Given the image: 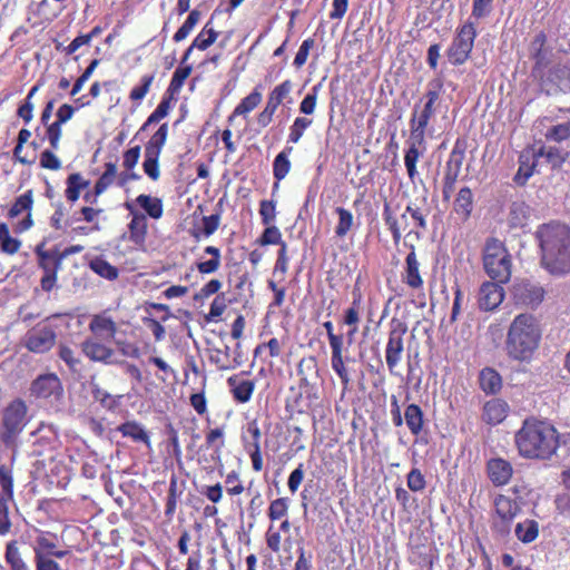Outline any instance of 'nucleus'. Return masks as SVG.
<instances>
[{"label": "nucleus", "instance_id": "nucleus-1", "mask_svg": "<svg viewBox=\"0 0 570 570\" xmlns=\"http://www.w3.org/2000/svg\"><path fill=\"white\" fill-rule=\"evenodd\" d=\"M534 238L544 269L553 275L570 273V226L558 220L541 224Z\"/></svg>", "mask_w": 570, "mask_h": 570}, {"label": "nucleus", "instance_id": "nucleus-2", "mask_svg": "<svg viewBox=\"0 0 570 570\" xmlns=\"http://www.w3.org/2000/svg\"><path fill=\"white\" fill-rule=\"evenodd\" d=\"M559 432L547 421L528 417L514 434V444L523 459L549 460L559 448Z\"/></svg>", "mask_w": 570, "mask_h": 570}, {"label": "nucleus", "instance_id": "nucleus-3", "mask_svg": "<svg viewBox=\"0 0 570 570\" xmlns=\"http://www.w3.org/2000/svg\"><path fill=\"white\" fill-rule=\"evenodd\" d=\"M541 340V328L532 314H519L512 321L507 345L510 356L532 354Z\"/></svg>", "mask_w": 570, "mask_h": 570}, {"label": "nucleus", "instance_id": "nucleus-4", "mask_svg": "<svg viewBox=\"0 0 570 570\" xmlns=\"http://www.w3.org/2000/svg\"><path fill=\"white\" fill-rule=\"evenodd\" d=\"M89 331L94 337L83 341L81 344L85 356H111L114 351L109 345L115 341L116 322L107 312L95 314L89 323Z\"/></svg>", "mask_w": 570, "mask_h": 570}, {"label": "nucleus", "instance_id": "nucleus-5", "mask_svg": "<svg viewBox=\"0 0 570 570\" xmlns=\"http://www.w3.org/2000/svg\"><path fill=\"white\" fill-rule=\"evenodd\" d=\"M482 266L490 279L508 283L512 275V257L505 244L497 237L487 238L482 249Z\"/></svg>", "mask_w": 570, "mask_h": 570}, {"label": "nucleus", "instance_id": "nucleus-6", "mask_svg": "<svg viewBox=\"0 0 570 570\" xmlns=\"http://www.w3.org/2000/svg\"><path fill=\"white\" fill-rule=\"evenodd\" d=\"M471 19L470 17L456 28L453 40L446 50L448 59L453 66H461L470 59L478 36L476 21Z\"/></svg>", "mask_w": 570, "mask_h": 570}, {"label": "nucleus", "instance_id": "nucleus-7", "mask_svg": "<svg viewBox=\"0 0 570 570\" xmlns=\"http://www.w3.org/2000/svg\"><path fill=\"white\" fill-rule=\"evenodd\" d=\"M541 91L548 96L570 91V67L564 63L544 65L539 73H531Z\"/></svg>", "mask_w": 570, "mask_h": 570}, {"label": "nucleus", "instance_id": "nucleus-8", "mask_svg": "<svg viewBox=\"0 0 570 570\" xmlns=\"http://www.w3.org/2000/svg\"><path fill=\"white\" fill-rule=\"evenodd\" d=\"M28 423L27 405L22 400L12 401L3 411L1 440L7 445H13L19 434Z\"/></svg>", "mask_w": 570, "mask_h": 570}, {"label": "nucleus", "instance_id": "nucleus-9", "mask_svg": "<svg viewBox=\"0 0 570 570\" xmlns=\"http://www.w3.org/2000/svg\"><path fill=\"white\" fill-rule=\"evenodd\" d=\"M16 454L11 456L10 464L0 463V535H7L11 530L9 503L14 499V483L12 465Z\"/></svg>", "mask_w": 570, "mask_h": 570}, {"label": "nucleus", "instance_id": "nucleus-10", "mask_svg": "<svg viewBox=\"0 0 570 570\" xmlns=\"http://www.w3.org/2000/svg\"><path fill=\"white\" fill-rule=\"evenodd\" d=\"M466 140L458 138L445 163L444 175L442 179L443 202H450L455 189V184L461 174L463 160L465 157Z\"/></svg>", "mask_w": 570, "mask_h": 570}, {"label": "nucleus", "instance_id": "nucleus-11", "mask_svg": "<svg viewBox=\"0 0 570 570\" xmlns=\"http://www.w3.org/2000/svg\"><path fill=\"white\" fill-rule=\"evenodd\" d=\"M37 399L45 400L55 410H60L63 404V387L56 374L38 376L30 387Z\"/></svg>", "mask_w": 570, "mask_h": 570}, {"label": "nucleus", "instance_id": "nucleus-12", "mask_svg": "<svg viewBox=\"0 0 570 570\" xmlns=\"http://www.w3.org/2000/svg\"><path fill=\"white\" fill-rule=\"evenodd\" d=\"M36 255L38 257V264L43 271V276L40 279L41 288L46 292H50L56 285L57 273L62 264L59 249L52 248L46 250L41 246H37Z\"/></svg>", "mask_w": 570, "mask_h": 570}, {"label": "nucleus", "instance_id": "nucleus-13", "mask_svg": "<svg viewBox=\"0 0 570 570\" xmlns=\"http://www.w3.org/2000/svg\"><path fill=\"white\" fill-rule=\"evenodd\" d=\"M511 296L515 306L537 308L543 302L546 291L539 284L520 281L513 285Z\"/></svg>", "mask_w": 570, "mask_h": 570}, {"label": "nucleus", "instance_id": "nucleus-14", "mask_svg": "<svg viewBox=\"0 0 570 570\" xmlns=\"http://www.w3.org/2000/svg\"><path fill=\"white\" fill-rule=\"evenodd\" d=\"M410 253L404 259L401 272L402 283L413 293H421L424 289V278L421 272V263L419 261L415 246L409 245Z\"/></svg>", "mask_w": 570, "mask_h": 570}, {"label": "nucleus", "instance_id": "nucleus-15", "mask_svg": "<svg viewBox=\"0 0 570 570\" xmlns=\"http://www.w3.org/2000/svg\"><path fill=\"white\" fill-rule=\"evenodd\" d=\"M56 338V332L51 326H38L26 334L24 344L30 352L43 354L55 346Z\"/></svg>", "mask_w": 570, "mask_h": 570}, {"label": "nucleus", "instance_id": "nucleus-16", "mask_svg": "<svg viewBox=\"0 0 570 570\" xmlns=\"http://www.w3.org/2000/svg\"><path fill=\"white\" fill-rule=\"evenodd\" d=\"M503 284L492 279L481 284L478 292V305L481 311L491 312L502 304L505 296Z\"/></svg>", "mask_w": 570, "mask_h": 570}, {"label": "nucleus", "instance_id": "nucleus-17", "mask_svg": "<svg viewBox=\"0 0 570 570\" xmlns=\"http://www.w3.org/2000/svg\"><path fill=\"white\" fill-rule=\"evenodd\" d=\"M406 145L407 148L404 154V165L410 180L414 181L419 175L416 169L417 160L426 151L425 137L410 132Z\"/></svg>", "mask_w": 570, "mask_h": 570}, {"label": "nucleus", "instance_id": "nucleus-18", "mask_svg": "<svg viewBox=\"0 0 570 570\" xmlns=\"http://www.w3.org/2000/svg\"><path fill=\"white\" fill-rule=\"evenodd\" d=\"M125 207L131 214L128 224V239L138 247H142L148 233V223L146 215L137 212L131 203H126Z\"/></svg>", "mask_w": 570, "mask_h": 570}, {"label": "nucleus", "instance_id": "nucleus-19", "mask_svg": "<svg viewBox=\"0 0 570 570\" xmlns=\"http://www.w3.org/2000/svg\"><path fill=\"white\" fill-rule=\"evenodd\" d=\"M435 111L436 108L434 106L424 104L423 99H420V101L414 105L412 111L410 119V132L425 137L429 122Z\"/></svg>", "mask_w": 570, "mask_h": 570}, {"label": "nucleus", "instance_id": "nucleus-20", "mask_svg": "<svg viewBox=\"0 0 570 570\" xmlns=\"http://www.w3.org/2000/svg\"><path fill=\"white\" fill-rule=\"evenodd\" d=\"M569 157V153L558 146L539 142L533 148V158L537 163L544 159V163L551 168H560Z\"/></svg>", "mask_w": 570, "mask_h": 570}, {"label": "nucleus", "instance_id": "nucleus-21", "mask_svg": "<svg viewBox=\"0 0 570 570\" xmlns=\"http://www.w3.org/2000/svg\"><path fill=\"white\" fill-rule=\"evenodd\" d=\"M352 296L353 299L351 306L344 311L342 320V323L348 326L347 337L350 340H352L354 335L358 332V324L361 321L360 312L362 308L363 295L361 288L357 285L354 286Z\"/></svg>", "mask_w": 570, "mask_h": 570}, {"label": "nucleus", "instance_id": "nucleus-22", "mask_svg": "<svg viewBox=\"0 0 570 570\" xmlns=\"http://www.w3.org/2000/svg\"><path fill=\"white\" fill-rule=\"evenodd\" d=\"M487 472L490 481L495 487L509 483L513 475L512 464L502 458H492L487 462Z\"/></svg>", "mask_w": 570, "mask_h": 570}, {"label": "nucleus", "instance_id": "nucleus-23", "mask_svg": "<svg viewBox=\"0 0 570 570\" xmlns=\"http://www.w3.org/2000/svg\"><path fill=\"white\" fill-rule=\"evenodd\" d=\"M35 559L42 558H65L69 551L68 550H58L56 543V537L49 534H40L35 540L33 546Z\"/></svg>", "mask_w": 570, "mask_h": 570}, {"label": "nucleus", "instance_id": "nucleus-24", "mask_svg": "<svg viewBox=\"0 0 570 570\" xmlns=\"http://www.w3.org/2000/svg\"><path fill=\"white\" fill-rule=\"evenodd\" d=\"M547 35L544 31H539L530 43V57L533 60L531 73H539L544 65L550 61L547 57Z\"/></svg>", "mask_w": 570, "mask_h": 570}, {"label": "nucleus", "instance_id": "nucleus-25", "mask_svg": "<svg viewBox=\"0 0 570 570\" xmlns=\"http://www.w3.org/2000/svg\"><path fill=\"white\" fill-rule=\"evenodd\" d=\"M407 215L402 213L400 218H397L392 210V207L389 203H384L383 206V219L387 229L391 232L393 243L397 245L402 238V230H405L409 226Z\"/></svg>", "mask_w": 570, "mask_h": 570}, {"label": "nucleus", "instance_id": "nucleus-26", "mask_svg": "<svg viewBox=\"0 0 570 570\" xmlns=\"http://www.w3.org/2000/svg\"><path fill=\"white\" fill-rule=\"evenodd\" d=\"M510 406L502 399H492L483 405L482 419L490 425H498L504 421Z\"/></svg>", "mask_w": 570, "mask_h": 570}, {"label": "nucleus", "instance_id": "nucleus-27", "mask_svg": "<svg viewBox=\"0 0 570 570\" xmlns=\"http://www.w3.org/2000/svg\"><path fill=\"white\" fill-rule=\"evenodd\" d=\"M406 333L407 327L404 323L392 321L385 356H397L403 351V341Z\"/></svg>", "mask_w": 570, "mask_h": 570}, {"label": "nucleus", "instance_id": "nucleus-28", "mask_svg": "<svg viewBox=\"0 0 570 570\" xmlns=\"http://www.w3.org/2000/svg\"><path fill=\"white\" fill-rule=\"evenodd\" d=\"M179 94L174 92L169 89H166L159 105L156 107V109L148 116L147 120L142 124L140 127L141 131H145L150 125L159 122L161 119H164L169 110L173 107V102L177 100V96Z\"/></svg>", "mask_w": 570, "mask_h": 570}, {"label": "nucleus", "instance_id": "nucleus-29", "mask_svg": "<svg viewBox=\"0 0 570 570\" xmlns=\"http://www.w3.org/2000/svg\"><path fill=\"white\" fill-rule=\"evenodd\" d=\"M179 94L174 92L169 89H166L159 105L156 107V109L148 116L147 120L142 124L140 127L141 131H145L150 125L159 122L161 119H164L169 110L173 107V102L177 100V96Z\"/></svg>", "mask_w": 570, "mask_h": 570}, {"label": "nucleus", "instance_id": "nucleus-30", "mask_svg": "<svg viewBox=\"0 0 570 570\" xmlns=\"http://www.w3.org/2000/svg\"><path fill=\"white\" fill-rule=\"evenodd\" d=\"M474 200L473 193L470 187L460 188L454 203L453 210L463 220L466 222L473 212Z\"/></svg>", "mask_w": 570, "mask_h": 570}, {"label": "nucleus", "instance_id": "nucleus-31", "mask_svg": "<svg viewBox=\"0 0 570 570\" xmlns=\"http://www.w3.org/2000/svg\"><path fill=\"white\" fill-rule=\"evenodd\" d=\"M531 208L524 202H513L510 206L508 223L511 228H523L528 225Z\"/></svg>", "mask_w": 570, "mask_h": 570}, {"label": "nucleus", "instance_id": "nucleus-32", "mask_svg": "<svg viewBox=\"0 0 570 570\" xmlns=\"http://www.w3.org/2000/svg\"><path fill=\"white\" fill-rule=\"evenodd\" d=\"M262 90L261 87L257 86L252 90V92H249L239 101V104L233 110L232 115L228 117V121L232 122L233 119L237 116H246L258 107V105L262 102Z\"/></svg>", "mask_w": 570, "mask_h": 570}, {"label": "nucleus", "instance_id": "nucleus-33", "mask_svg": "<svg viewBox=\"0 0 570 570\" xmlns=\"http://www.w3.org/2000/svg\"><path fill=\"white\" fill-rule=\"evenodd\" d=\"M90 181L85 179L80 173H72L66 179L65 197L66 199L75 204L79 198L83 189L89 186Z\"/></svg>", "mask_w": 570, "mask_h": 570}, {"label": "nucleus", "instance_id": "nucleus-34", "mask_svg": "<svg viewBox=\"0 0 570 570\" xmlns=\"http://www.w3.org/2000/svg\"><path fill=\"white\" fill-rule=\"evenodd\" d=\"M479 382L481 390L487 394H495L502 387L500 374L490 367H485L480 372Z\"/></svg>", "mask_w": 570, "mask_h": 570}, {"label": "nucleus", "instance_id": "nucleus-35", "mask_svg": "<svg viewBox=\"0 0 570 570\" xmlns=\"http://www.w3.org/2000/svg\"><path fill=\"white\" fill-rule=\"evenodd\" d=\"M497 518L513 520L520 512L519 503L509 497L499 495L494 501Z\"/></svg>", "mask_w": 570, "mask_h": 570}, {"label": "nucleus", "instance_id": "nucleus-36", "mask_svg": "<svg viewBox=\"0 0 570 570\" xmlns=\"http://www.w3.org/2000/svg\"><path fill=\"white\" fill-rule=\"evenodd\" d=\"M228 383L230 386L232 394L237 402L246 403L250 400L254 391V383L252 381L230 377L228 380Z\"/></svg>", "mask_w": 570, "mask_h": 570}, {"label": "nucleus", "instance_id": "nucleus-37", "mask_svg": "<svg viewBox=\"0 0 570 570\" xmlns=\"http://www.w3.org/2000/svg\"><path fill=\"white\" fill-rule=\"evenodd\" d=\"M122 436L129 438L135 442H142L150 445L149 434L141 424L136 421H128L117 428Z\"/></svg>", "mask_w": 570, "mask_h": 570}, {"label": "nucleus", "instance_id": "nucleus-38", "mask_svg": "<svg viewBox=\"0 0 570 570\" xmlns=\"http://www.w3.org/2000/svg\"><path fill=\"white\" fill-rule=\"evenodd\" d=\"M204 253L210 255L208 261L196 263V268L200 274H213L217 272L222 264V253L216 246L209 245L204 248Z\"/></svg>", "mask_w": 570, "mask_h": 570}, {"label": "nucleus", "instance_id": "nucleus-39", "mask_svg": "<svg viewBox=\"0 0 570 570\" xmlns=\"http://www.w3.org/2000/svg\"><path fill=\"white\" fill-rule=\"evenodd\" d=\"M292 147H286L279 154L276 155L273 161V175L276 179L274 184V188L278 187V183L283 180L291 170V161L288 159L289 154L292 153Z\"/></svg>", "mask_w": 570, "mask_h": 570}, {"label": "nucleus", "instance_id": "nucleus-40", "mask_svg": "<svg viewBox=\"0 0 570 570\" xmlns=\"http://www.w3.org/2000/svg\"><path fill=\"white\" fill-rule=\"evenodd\" d=\"M222 213L223 199H219V202L217 203L216 213L209 216H204L202 218V228L199 232L195 233L194 236L196 238H199L200 236L208 238L209 236H212L219 228Z\"/></svg>", "mask_w": 570, "mask_h": 570}, {"label": "nucleus", "instance_id": "nucleus-41", "mask_svg": "<svg viewBox=\"0 0 570 570\" xmlns=\"http://www.w3.org/2000/svg\"><path fill=\"white\" fill-rule=\"evenodd\" d=\"M514 534L522 543H531L539 535V523L532 519L518 522L514 528Z\"/></svg>", "mask_w": 570, "mask_h": 570}, {"label": "nucleus", "instance_id": "nucleus-42", "mask_svg": "<svg viewBox=\"0 0 570 570\" xmlns=\"http://www.w3.org/2000/svg\"><path fill=\"white\" fill-rule=\"evenodd\" d=\"M404 421L413 435H419L423 430L424 416L421 407L409 404L404 411Z\"/></svg>", "mask_w": 570, "mask_h": 570}, {"label": "nucleus", "instance_id": "nucleus-43", "mask_svg": "<svg viewBox=\"0 0 570 570\" xmlns=\"http://www.w3.org/2000/svg\"><path fill=\"white\" fill-rule=\"evenodd\" d=\"M218 31L213 27L212 19L203 27L202 31L191 42V48L205 51L214 45L218 38Z\"/></svg>", "mask_w": 570, "mask_h": 570}, {"label": "nucleus", "instance_id": "nucleus-44", "mask_svg": "<svg viewBox=\"0 0 570 570\" xmlns=\"http://www.w3.org/2000/svg\"><path fill=\"white\" fill-rule=\"evenodd\" d=\"M21 240L12 237L7 223H0V250L7 255L13 256L21 248Z\"/></svg>", "mask_w": 570, "mask_h": 570}, {"label": "nucleus", "instance_id": "nucleus-45", "mask_svg": "<svg viewBox=\"0 0 570 570\" xmlns=\"http://www.w3.org/2000/svg\"><path fill=\"white\" fill-rule=\"evenodd\" d=\"M136 203L154 219H159L163 216L164 207L163 202L158 197L141 194L137 196Z\"/></svg>", "mask_w": 570, "mask_h": 570}, {"label": "nucleus", "instance_id": "nucleus-46", "mask_svg": "<svg viewBox=\"0 0 570 570\" xmlns=\"http://www.w3.org/2000/svg\"><path fill=\"white\" fill-rule=\"evenodd\" d=\"M33 203V190L28 189L27 191H24L23 194L16 198V200L13 202L12 206L8 212V217L12 219L18 217L22 213H30L32 210Z\"/></svg>", "mask_w": 570, "mask_h": 570}, {"label": "nucleus", "instance_id": "nucleus-47", "mask_svg": "<svg viewBox=\"0 0 570 570\" xmlns=\"http://www.w3.org/2000/svg\"><path fill=\"white\" fill-rule=\"evenodd\" d=\"M90 269L102 278L115 281L119 276V271L102 257H95L89 263Z\"/></svg>", "mask_w": 570, "mask_h": 570}, {"label": "nucleus", "instance_id": "nucleus-48", "mask_svg": "<svg viewBox=\"0 0 570 570\" xmlns=\"http://www.w3.org/2000/svg\"><path fill=\"white\" fill-rule=\"evenodd\" d=\"M335 213L338 216V222L334 230L335 236L337 238H344L354 226L353 213L344 207H336Z\"/></svg>", "mask_w": 570, "mask_h": 570}, {"label": "nucleus", "instance_id": "nucleus-49", "mask_svg": "<svg viewBox=\"0 0 570 570\" xmlns=\"http://www.w3.org/2000/svg\"><path fill=\"white\" fill-rule=\"evenodd\" d=\"M4 558L6 562L10 566V570H30L22 559L16 541L7 543Z\"/></svg>", "mask_w": 570, "mask_h": 570}, {"label": "nucleus", "instance_id": "nucleus-50", "mask_svg": "<svg viewBox=\"0 0 570 570\" xmlns=\"http://www.w3.org/2000/svg\"><path fill=\"white\" fill-rule=\"evenodd\" d=\"M200 17H202V12L199 10H197V9L190 10L187 19L178 28V30L174 33L173 40L175 42H180V41L185 40L190 35V32L193 31L195 26L199 22Z\"/></svg>", "mask_w": 570, "mask_h": 570}, {"label": "nucleus", "instance_id": "nucleus-51", "mask_svg": "<svg viewBox=\"0 0 570 570\" xmlns=\"http://www.w3.org/2000/svg\"><path fill=\"white\" fill-rule=\"evenodd\" d=\"M168 124H161L145 145V150L161 155V150L168 138Z\"/></svg>", "mask_w": 570, "mask_h": 570}, {"label": "nucleus", "instance_id": "nucleus-52", "mask_svg": "<svg viewBox=\"0 0 570 570\" xmlns=\"http://www.w3.org/2000/svg\"><path fill=\"white\" fill-rule=\"evenodd\" d=\"M193 71V66L191 65H180L178 66V68L174 71L173 76H171V79H170V82L167 87V89L174 92H177L179 94L186 79L190 76Z\"/></svg>", "mask_w": 570, "mask_h": 570}, {"label": "nucleus", "instance_id": "nucleus-53", "mask_svg": "<svg viewBox=\"0 0 570 570\" xmlns=\"http://www.w3.org/2000/svg\"><path fill=\"white\" fill-rule=\"evenodd\" d=\"M544 138L548 142H562L570 139V120L548 128L544 132Z\"/></svg>", "mask_w": 570, "mask_h": 570}, {"label": "nucleus", "instance_id": "nucleus-54", "mask_svg": "<svg viewBox=\"0 0 570 570\" xmlns=\"http://www.w3.org/2000/svg\"><path fill=\"white\" fill-rule=\"evenodd\" d=\"M145 159L142 163L144 173L154 181L160 177L159 154L145 150Z\"/></svg>", "mask_w": 570, "mask_h": 570}, {"label": "nucleus", "instance_id": "nucleus-55", "mask_svg": "<svg viewBox=\"0 0 570 570\" xmlns=\"http://www.w3.org/2000/svg\"><path fill=\"white\" fill-rule=\"evenodd\" d=\"M313 124V119L297 117L289 127L288 142L297 144L303 137L305 130Z\"/></svg>", "mask_w": 570, "mask_h": 570}, {"label": "nucleus", "instance_id": "nucleus-56", "mask_svg": "<svg viewBox=\"0 0 570 570\" xmlns=\"http://www.w3.org/2000/svg\"><path fill=\"white\" fill-rule=\"evenodd\" d=\"M154 80H155V73L144 75L140 78V85L139 86H135L130 90V92H129L130 100H132V101H140V100H142L146 97V95L149 92L150 87H151Z\"/></svg>", "mask_w": 570, "mask_h": 570}, {"label": "nucleus", "instance_id": "nucleus-57", "mask_svg": "<svg viewBox=\"0 0 570 570\" xmlns=\"http://www.w3.org/2000/svg\"><path fill=\"white\" fill-rule=\"evenodd\" d=\"M293 89V83L289 79L284 80L283 82L275 86L268 94V98L274 100L278 106H281L285 99L288 98L291 91Z\"/></svg>", "mask_w": 570, "mask_h": 570}, {"label": "nucleus", "instance_id": "nucleus-58", "mask_svg": "<svg viewBox=\"0 0 570 570\" xmlns=\"http://www.w3.org/2000/svg\"><path fill=\"white\" fill-rule=\"evenodd\" d=\"M257 243L262 246H267V245H281L282 246V243H284V242L282 240L281 230L276 226L271 224V225L266 226L265 230L263 232L261 237L257 239Z\"/></svg>", "mask_w": 570, "mask_h": 570}, {"label": "nucleus", "instance_id": "nucleus-59", "mask_svg": "<svg viewBox=\"0 0 570 570\" xmlns=\"http://www.w3.org/2000/svg\"><path fill=\"white\" fill-rule=\"evenodd\" d=\"M321 83L315 85L299 104V111L304 115H312L315 111Z\"/></svg>", "mask_w": 570, "mask_h": 570}, {"label": "nucleus", "instance_id": "nucleus-60", "mask_svg": "<svg viewBox=\"0 0 570 570\" xmlns=\"http://www.w3.org/2000/svg\"><path fill=\"white\" fill-rule=\"evenodd\" d=\"M259 216L263 225L268 226L273 224L276 218V202L268 199L261 200Z\"/></svg>", "mask_w": 570, "mask_h": 570}, {"label": "nucleus", "instance_id": "nucleus-61", "mask_svg": "<svg viewBox=\"0 0 570 570\" xmlns=\"http://www.w3.org/2000/svg\"><path fill=\"white\" fill-rule=\"evenodd\" d=\"M288 511V499L287 498H278L271 502L268 509V518L272 521L279 520L287 514Z\"/></svg>", "mask_w": 570, "mask_h": 570}, {"label": "nucleus", "instance_id": "nucleus-62", "mask_svg": "<svg viewBox=\"0 0 570 570\" xmlns=\"http://www.w3.org/2000/svg\"><path fill=\"white\" fill-rule=\"evenodd\" d=\"M55 151L56 150H53L50 147V149H45L40 154L39 164L41 168L53 171L59 170L61 168V160L58 158Z\"/></svg>", "mask_w": 570, "mask_h": 570}, {"label": "nucleus", "instance_id": "nucleus-63", "mask_svg": "<svg viewBox=\"0 0 570 570\" xmlns=\"http://www.w3.org/2000/svg\"><path fill=\"white\" fill-rule=\"evenodd\" d=\"M226 307L227 305L225 294H218L210 304L209 312L206 315V320L208 322H217L218 318L225 312Z\"/></svg>", "mask_w": 570, "mask_h": 570}, {"label": "nucleus", "instance_id": "nucleus-64", "mask_svg": "<svg viewBox=\"0 0 570 570\" xmlns=\"http://www.w3.org/2000/svg\"><path fill=\"white\" fill-rule=\"evenodd\" d=\"M494 0H472L471 18L475 21L488 17L493 9Z\"/></svg>", "mask_w": 570, "mask_h": 570}]
</instances>
